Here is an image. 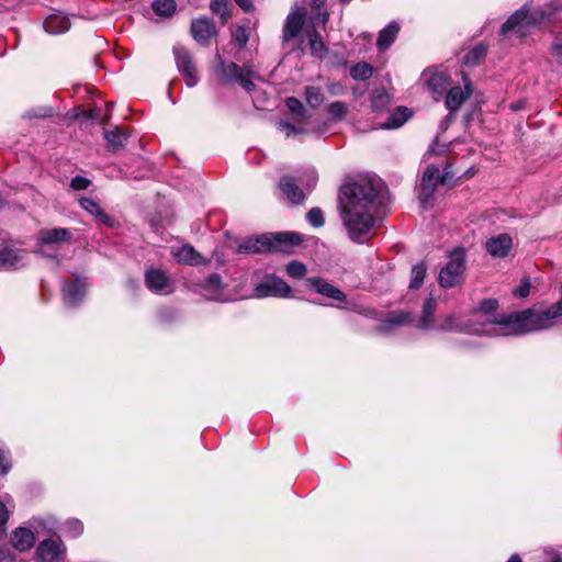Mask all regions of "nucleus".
Returning <instances> with one entry per match:
<instances>
[{
	"label": "nucleus",
	"mask_w": 562,
	"mask_h": 562,
	"mask_svg": "<svg viewBox=\"0 0 562 562\" xmlns=\"http://www.w3.org/2000/svg\"><path fill=\"white\" fill-rule=\"evenodd\" d=\"M382 189V180L369 176L359 177L341 186L340 216L352 241L363 244L372 238L376 223L373 215L374 203Z\"/></svg>",
	"instance_id": "obj_1"
},
{
	"label": "nucleus",
	"mask_w": 562,
	"mask_h": 562,
	"mask_svg": "<svg viewBox=\"0 0 562 562\" xmlns=\"http://www.w3.org/2000/svg\"><path fill=\"white\" fill-rule=\"evenodd\" d=\"M562 316V300L546 307H532L520 312L502 314L494 322L492 337L516 336L552 327Z\"/></svg>",
	"instance_id": "obj_2"
},
{
	"label": "nucleus",
	"mask_w": 562,
	"mask_h": 562,
	"mask_svg": "<svg viewBox=\"0 0 562 562\" xmlns=\"http://www.w3.org/2000/svg\"><path fill=\"white\" fill-rule=\"evenodd\" d=\"M346 108H288L284 117L278 122V130L285 137H301L305 134L326 132L330 123L341 120Z\"/></svg>",
	"instance_id": "obj_3"
},
{
	"label": "nucleus",
	"mask_w": 562,
	"mask_h": 562,
	"mask_svg": "<svg viewBox=\"0 0 562 562\" xmlns=\"http://www.w3.org/2000/svg\"><path fill=\"white\" fill-rule=\"evenodd\" d=\"M557 7L550 4L546 9H536L530 12L527 5H524L507 19L502 25L501 33L503 35L515 33L519 37H524L530 27L543 22H554L553 15L557 13Z\"/></svg>",
	"instance_id": "obj_4"
},
{
	"label": "nucleus",
	"mask_w": 562,
	"mask_h": 562,
	"mask_svg": "<svg viewBox=\"0 0 562 562\" xmlns=\"http://www.w3.org/2000/svg\"><path fill=\"white\" fill-rule=\"evenodd\" d=\"M302 243V237L295 233H278L273 236L263 235L248 238L237 246L238 254H261L266 251L289 252V248Z\"/></svg>",
	"instance_id": "obj_5"
},
{
	"label": "nucleus",
	"mask_w": 562,
	"mask_h": 562,
	"mask_svg": "<svg viewBox=\"0 0 562 562\" xmlns=\"http://www.w3.org/2000/svg\"><path fill=\"white\" fill-rule=\"evenodd\" d=\"M317 171L313 167L305 168L297 178L283 176L279 180V189L293 204L302 203L317 183Z\"/></svg>",
	"instance_id": "obj_6"
},
{
	"label": "nucleus",
	"mask_w": 562,
	"mask_h": 562,
	"mask_svg": "<svg viewBox=\"0 0 562 562\" xmlns=\"http://www.w3.org/2000/svg\"><path fill=\"white\" fill-rule=\"evenodd\" d=\"M214 72L221 83H237L247 92H251L256 87L254 79L257 78V75L250 65L239 66L236 63L218 58Z\"/></svg>",
	"instance_id": "obj_7"
},
{
	"label": "nucleus",
	"mask_w": 562,
	"mask_h": 562,
	"mask_svg": "<svg viewBox=\"0 0 562 562\" xmlns=\"http://www.w3.org/2000/svg\"><path fill=\"white\" fill-rule=\"evenodd\" d=\"M465 272V251L454 248L449 255V261L441 268L438 282L445 289L458 286L463 282Z\"/></svg>",
	"instance_id": "obj_8"
},
{
	"label": "nucleus",
	"mask_w": 562,
	"mask_h": 562,
	"mask_svg": "<svg viewBox=\"0 0 562 562\" xmlns=\"http://www.w3.org/2000/svg\"><path fill=\"white\" fill-rule=\"evenodd\" d=\"M372 128L393 130L401 127L412 116L411 108H370Z\"/></svg>",
	"instance_id": "obj_9"
},
{
	"label": "nucleus",
	"mask_w": 562,
	"mask_h": 562,
	"mask_svg": "<svg viewBox=\"0 0 562 562\" xmlns=\"http://www.w3.org/2000/svg\"><path fill=\"white\" fill-rule=\"evenodd\" d=\"M177 69L190 88L195 87L200 80L196 64L192 53L183 45L177 44L172 48Z\"/></svg>",
	"instance_id": "obj_10"
},
{
	"label": "nucleus",
	"mask_w": 562,
	"mask_h": 562,
	"mask_svg": "<svg viewBox=\"0 0 562 562\" xmlns=\"http://www.w3.org/2000/svg\"><path fill=\"white\" fill-rule=\"evenodd\" d=\"M438 329L485 336H492V331H495L494 322L482 323V326L477 327L471 318L464 321L453 314L447 315L439 324Z\"/></svg>",
	"instance_id": "obj_11"
},
{
	"label": "nucleus",
	"mask_w": 562,
	"mask_h": 562,
	"mask_svg": "<svg viewBox=\"0 0 562 562\" xmlns=\"http://www.w3.org/2000/svg\"><path fill=\"white\" fill-rule=\"evenodd\" d=\"M452 178L451 172L447 169L443 175H440L439 168L430 165L428 166L422 178L420 183V202L425 205L429 202L432 193L439 183H445Z\"/></svg>",
	"instance_id": "obj_12"
},
{
	"label": "nucleus",
	"mask_w": 562,
	"mask_h": 562,
	"mask_svg": "<svg viewBox=\"0 0 562 562\" xmlns=\"http://www.w3.org/2000/svg\"><path fill=\"white\" fill-rule=\"evenodd\" d=\"M423 78L429 91L434 94V100L438 102L446 94L450 86L448 72L438 67L428 68L423 72Z\"/></svg>",
	"instance_id": "obj_13"
},
{
	"label": "nucleus",
	"mask_w": 562,
	"mask_h": 562,
	"mask_svg": "<svg viewBox=\"0 0 562 562\" xmlns=\"http://www.w3.org/2000/svg\"><path fill=\"white\" fill-rule=\"evenodd\" d=\"M66 555V547L60 539H46L40 542L35 552L36 562H60Z\"/></svg>",
	"instance_id": "obj_14"
},
{
	"label": "nucleus",
	"mask_w": 562,
	"mask_h": 562,
	"mask_svg": "<svg viewBox=\"0 0 562 562\" xmlns=\"http://www.w3.org/2000/svg\"><path fill=\"white\" fill-rule=\"evenodd\" d=\"M291 288L282 279L269 276L263 281L259 282L254 289V295L256 297L267 296H290Z\"/></svg>",
	"instance_id": "obj_15"
},
{
	"label": "nucleus",
	"mask_w": 562,
	"mask_h": 562,
	"mask_svg": "<svg viewBox=\"0 0 562 562\" xmlns=\"http://www.w3.org/2000/svg\"><path fill=\"white\" fill-rule=\"evenodd\" d=\"M147 288L157 294L167 295L173 292L169 276L161 269L150 268L145 273Z\"/></svg>",
	"instance_id": "obj_16"
},
{
	"label": "nucleus",
	"mask_w": 562,
	"mask_h": 562,
	"mask_svg": "<svg viewBox=\"0 0 562 562\" xmlns=\"http://www.w3.org/2000/svg\"><path fill=\"white\" fill-rule=\"evenodd\" d=\"M190 33L196 43L206 46L211 38L216 35V27L212 20L199 18L191 22Z\"/></svg>",
	"instance_id": "obj_17"
},
{
	"label": "nucleus",
	"mask_w": 562,
	"mask_h": 562,
	"mask_svg": "<svg viewBox=\"0 0 562 562\" xmlns=\"http://www.w3.org/2000/svg\"><path fill=\"white\" fill-rule=\"evenodd\" d=\"M305 14L306 12L304 8H295L288 14L282 31L283 42H289L295 38L301 33L304 24Z\"/></svg>",
	"instance_id": "obj_18"
},
{
	"label": "nucleus",
	"mask_w": 562,
	"mask_h": 562,
	"mask_svg": "<svg viewBox=\"0 0 562 562\" xmlns=\"http://www.w3.org/2000/svg\"><path fill=\"white\" fill-rule=\"evenodd\" d=\"M512 246L513 239L506 233L488 238L485 244L486 251L491 256L498 258L506 257L509 254Z\"/></svg>",
	"instance_id": "obj_19"
},
{
	"label": "nucleus",
	"mask_w": 562,
	"mask_h": 562,
	"mask_svg": "<svg viewBox=\"0 0 562 562\" xmlns=\"http://www.w3.org/2000/svg\"><path fill=\"white\" fill-rule=\"evenodd\" d=\"M86 294V285L80 280L67 282L63 286V300L68 306L80 303Z\"/></svg>",
	"instance_id": "obj_20"
},
{
	"label": "nucleus",
	"mask_w": 562,
	"mask_h": 562,
	"mask_svg": "<svg viewBox=\"0 0 562 562\" xmlns=\"http://www.w3.org/2000/svg\"><path fill=\"white\" fill-rule=\"evenodd\" d=\"M10 542L16 550L24 552L34 546L35 535L31 528L18 527L11 532Z\"/></svg>",
	"instance_id": "obj_21"
},
{
	"label": "nucleus",
	"mask_w": 562,
	"mask_h": 562,
	"mask_svg": "<svg viewBox=\"0 0 562 562\" xmlns=\"http://www.w3.org/2000/svg\"><path fill=\"white\" fill-rule=\"evenodd\" d=\"M497 308V301L493 299L484 300L481 302L477 311H475L471 317L473 324L477 327L482 326V323H490L497 321L502 315L492 317V313Z\"/></svg>",
	"instance_id": "obj_22"
},
{
	"label": "nucleus",
	"mask_w": 562,
	"mask_h": 562,
	"mask_svg": "<svg viewBox=\"0 0 562 562\" xmlns=\"http://www.w3.org/2000/svg\"><path fill=\"white\" fill-rule=\"evenodd\" d=\"M471 81L463 77V87H453L446 92V105H461L472 94Z\"/></svg>",
	"instance_id": "obj_23"
},
{
	"label": "nucleus",
	"mask_w": 562,
	"mask_h": 562,
	"mask_svg": "<svg viewBox=\"0 0 562 562\" xmlns=\"http://www.w3.org/2000/svg\"><path fill=\"white\" fill-rule=\"evenodd\" d=\"M308 284L315 289V291L326 297L333 299L335 301L344 302L346 300V295L342 291H340L334 284L326 282L321 278H310L307 280Z\"/></svg>",
	"instance_id": "obj_24"
},
{
	"label": "nucleus",
	"mask_w": 562,
	"mask_h": 562,
	"mask_svg": "<svg viewBox=\"0 0 562 562\" xmlns=\"http://www.w3.org/2000/svg\"><path fill=\"white\" fill-rule=\"evenodd\" d=\"M128 132L124 128L115 126L113 130L104 131L106 140V149L112 153L122 150L128 139Z\"/></svg>",
	"instance_id": "obj_25"
},
{
	"label": "nucleus",
	"mask_w": 562,
	"mask_h": 562,
	"mask_svg": "<svg viewBox=\"0 0 562 562\" xmlns=\"http://www.w3.org/2000/svg\"><path fill=\"white\" fill-rule=\"evenodd\" d=\"M71 234L67 228L42 229L37 234V243L41 246L59 244L70 239Z\"/></svg>",
	"instance_id": "obj_26"
},
{
	"label": "nucleus",
	"mask_w": 562,
	"mask_h": 562,
	"mask_svg": "<svg viewBox=\"0 0 562 562\" xmlns=\"http://www.w3.org/2000/svg\"><path fill=\"white\" fill-rule=\"evenodd\" d=\"M81 207L83 210H86L88 213H90L91 215L94 216V218L108 226V227H112L114 225V221L113 218H111L104 211L103 209L99 205L98 202H95L94 200L90 199V198H82L80 201H79Z\"/></svg>",
	"instance_id": "obj_27"
},
{
	"label": "nucleus",
	"mask_w": 562,
	"mask_h": 562,
	"mask_svg": "<svg viewBox=\"0 0 562 562\" xmlns=\"http://www.w3.org/2000/svg\"><path fill=\"white\" fill-rule=\"evenodd\" d=\"M171 254L179 263L199 266L205 262L191 245H183L179 249L172 250Z\"/></svg>",
	"instance_id": "obj_28"
},
{
	"label": "nucleus",
	"mask_w": 562,
	"mask_h": 562,
	"mask_svg": "<svg viewBox=\"0 0 562 562\" xmlns=\"http://www.w3.org/2000/svg\"><path fill=\"white\" fill-rule=\"evenodd\" d=\"M23 250L10 247L3 248L0 250V269L13 270L19 268L20 263L23 261Z\"/></svg>",
	"instance_id": "obj_29"
},
{
	"label": "nucleus",
	"mask_w": 562,
	"mask_h": 562,
	"mask_svg": "<svg viewBox=\"0 0 562 562\" xmlns=\"http://www.w3.org/2000/svg\"><path fill=\"white\" fill-rule=\"evenodd\" d=\"M436 306L437 302L432 296L425 300L423 304L422 314L415 325L417 328L423 330L434 328V314L436 311Z\"/></svg>",
	"instance_id": "obj_30"
},
{
	"label": "nucleus",
	"mask_w": 562,
	"mask_h": 562,
	"mask_svg": "<svg viewBox=\"0 0 562 562\" xmlns=\"http://www.w3.org/2000/svg\"><path fill=\"white\" fill-rule=\"evenodd\" d=\"M44 29L52 35H59L70 29V21L63 14H50L44 21Z\"/></svg>",
	"instance_id": "obj_31"
},
{
	"label": "nucleus",
	"mask_w": 562,
	"mask_h": 562,
	"mask_svg": "<svg viewBox=\"0 0 562 562\" xmlns=\"http://www.w3.org/2000/svg\"><path fill=\"white\" fill-rule=\"evenodd\" d=\"M203 295L207 300L221 301L223 296V284L221 277L216 273L211 274L203 284Z\"/></svg>",
	"instance_id": "obj_32"
},
{
	"label": "nucleus",
	"mask_w": 562,
	"mask_h": 562,
	"mask_svg": "<svg viewBox=\"0 0 562 562\" xmlns=\"http://www.w3.org/2000/svg\"><path fill=\"white\" fill-rule=\"evenodd\" d=\"M400 31V25L396 22H391L379 33L376 46L380 50L387 49L395 41Z\"/></svg>",
	"instance_id": "obj_33"
},
{
	"label": "nucleus",
	"mask_w": 562,
	"mask_h": 562,
	"mask_svg": "<svg viewBox=\"0 0 562 562\" xmlns=\"http://www.w3.org/2000/svg\"><path fill=\"white\" fill-rule=\"evenodd\" d=\"M312 24L314 27L324 26L328 21L326 0H312Z\"/></svg>",
	"instance_id": "obj_34"
},
{
	"label": "nucleus",
	"mask_w": 562,
	"mask_h": 562,
	"mask_svg": "<svg viewBox=\"0 0 562 562\" xmlns=\"http://www.w3.org/2000/svg\"><path fill=\"white\" fill-rule=\"evenodd\" d=\"M412 315L407 312H392L382 324L383 330L391 329L395 326H404L412 323Z\"/></svg>",
	"instance_id": "obj_35"
},
{
	"label": "nucleus",
	"mask_w": 562,
	"mask_h": 562,
	"mask_svg": "<svg viewBox=\"0 0 562 562\" xmlns=\"http://www.w3.org/2000/svg\"><path fill=\"white\" fill-rule=\"evenodd\" d=\"M151 9L157 15L169 18L176 12L177 3L175 0H154Z\"/></svg>",
	"instance_id": "obj_36"
},
{
	"label": "nucleus",
	"mask_w": 562,
	"mask_h": 562,
	"mask_svg": "<svg viewBox=\"0 0 562 562\" xmlns=\"http://www.w3.org/2000/svg\"><path fill=\"white\" fill-rule=\"evenodd\" d=\"M487 47L483 43L474 46L470 52H468L463 58L464 64L473 66L479 64L486 55Z\"/></svg>",
	"instance_id": "obj_37"
},
{
	"label": "nucleus",
	"mask_w": 562,
	"mask_h": 562,
	"mask_svg": "<svg viewBox=\"0 0 562 562\" xmlns=\"http://www.w3.org/2000/svg\"><path fill=\"white\" fill-rule=\"evenodd\" d=\"M350 76L355 80L369 79L373 74V68L368 63H358L350 68Z\"/></svg>",
	"instance_id": "obj_38"
},
{
	"label": "nucleus",
	"mask_w": 562,
	"mask_h": 562,
	"mask_svg": "<svg viewBox=\"0 0 562 562\" xmlns=\"http://www.w3.org/2000/svg\"><path fill=\"white\" fill-rule=\"evenodd\" d=\"M426 272H427V267H426V265L423 261L416 263L415 266H413V268H412V280L409 282V288L411 289H418L423 284V282H424V279L426 277Z\"/></svg>",
	"instance_id": "obj_39"
},
{
	"label": "nucleus",
	"mask_w": 562,
	"mask_h": 562,
	"mask_svg": "<svg viewBox=\"0 0 562 562\" xmlns=\"http://www.w3.org/2000/svg\"><path fill=\"white\" fill-rule=\"evenodd\" d=\"M310 48H311L312 54L318 58H322L325 55V53L327 52V48H326L321 35L316 31H314L310 35Z\"/></svg>",
	"instance_id": "obj_40"
},
{
	"label": "nucleus",
	"mask_w": 562,
	"mask_h": 562,
	"mask_svg": "<svg viewBox=\"0 0 562 562\" xmlns=\"http://www.w3.org/2000/svg\"><path fill=\"white\" fill-rule=\"evenodd\" d=\"M64 531L70 538H78L83 532V524L77 518L67 519L64 524Z\"/></svg>",
	"instance_id": "obj_41"
},
{
	"label": "nucleus",
	"mask_w": 562,
	"mask_h": 562,
	"mask_svg": "<svg viewBox=\"0 0 562 562\" xmlns=\"http://www.w3.org/2000/svg\"><path fill=\"white\" fill-rule=\"evenodd\" d=\"M210 9L225 22L229 16V0H212Z\"/></svg>",
	"instance_id": "obj_42"
},
{
	"label": "nucleus",
	"mask_w": 562,
	"mask_h": 562,
	"mask_svg": "<svg viewBox=\"0 0 562 562\" xmlns=\"http://www.w3.org/2000/svg\"><path fill=\"white\" fill-rule=\"evenodd\" d=\"M233 41L240 47H246L249 41V32L244 26H237L233 32Z\"/></svg>",
	"instance_id": "obj_43"
},
{
	"label": "nucleus",
	"mask_w": 562,
	"mask_h": 562,
	"mask_svg": "<svg viewBox=\"0 0 562 562\" xmlns=\"http://www.w3.org/2000/svg\"><path fill=\"white\" fill-rule=\"evenodd\" d=\"M306 218L314 227H322L325 223L323 212L319 207L311 209L306 214Z\"/></svg>",
	"instance_id": "obj_44"
},
{
	"label": "nucleus",
	"mask_w": 562,
	"mask_h": 562,
	"mask_svg": "<svg viewBox=\"0 0 562 562\" xmlns=\"http://www.w3.org/2000/svg\"><path fill=\"white\" fill-rule=\"evenodd\" d=\"M11 509L3 501H0V539L5 535L7 524L9 521Z\"/></svg>",
	"instance_id": "obj_45"
},
{
	"label": "nucleus",
	"mask_w": 562,
	"mask_h": 562,
	"mask_svg": "<svg viewBox=\"0 0 562 562\" xmlns=\"http://www.w3.org/2000/svg\"><path fill=\"white\" fill-rule=\"evenodd\" d=\"M286 272L290 277L300 279L305 276L306 267L300 261H291L286 266Z\"/></svg>",
	"instance_id": "obj_46"
},
{
	"label": "nucleus",
	"mask_w": 562,
	"mask_h": 562,
	"mask_svg": "<svg viewBox=\"0 0 562 562\" xmlns=\"http://www.w3.org/2000/svg\"><path fill=\"white\" fill-rule=\"evenodd\" d=\"M305 95L308 105H318L323 102V94L319 88L306 87Z\"/></svg>",
	"instance_id": "obj_47"
},
{
	"label": "nucleus",
	"mask_w": 562,
	"mask_h": 562,
	"mask_svg": "<svg viewBox=\"0 0 562 562\" xmlns=\"http://www.w3.org/2000/svg\"><path fill=\"white\" fill-rule=\"evenodd\" d=\"M11 469L9 452L0 446V472L7 474Z\"/></svg>",
	"instance_id": "obj_48"
},
{
	"label": "nucleus",
	"mask_w": 562,
	"mask_h": 562,
	"mask_svg": "<svg viewBox=\"0 0 562 562\" xmlns=\"http://www.w3.org/2000/svg\"><path fill=\"white\" fill-rule=\"evenodd\" d=\"M89 186L90 180L81 176H76L70 182V187L76 191L86 190Z\"/></svg>",
	"instance_id": "obj_49"
},
{
	"label": "nucleus",
	"mask_w": 562,
	"mask_h": 562,
	"mask_svg": "<svg viewBox=\"0 0 562 562\" xmlns=\"http://www.w3.org/2000/svg\"><path fill=\"white\" fill-rule=\"evenodd\" d=\"M552 55L557 58V60L562 64V37L559 35L555 36L554 42L551 47Z\"/></svg>",
	"instance_id": "obj_50"
},
{
	"label": "nucleus",
	"mask_w": 562,
	"mask_h": 562,
	"mask_svg": "<svg viewBox=\"0 0 562 562\" xmlns=\"http://www.w3.org/2000/svg\"><path fill=\"white\" fill-rule=\"evenodd\" d=\"M530 282L528 280H524L519 286L514 289L513 293L515 296L526 297L530 292Z\"/></svg>",
	"instance_id": "obj_51"
},
{
	"label": "nucleus",
	"mask_w": 562,
	"mask_h": 562,
	"mask_svg": "<svg viewBox=\"0 0 562 562\" xmlns=\"http://www.w3.org/2000/svg\"><path fill=\"white\" fill-rule=\"evenodd\" d=\"M14 553L8 548H0V562H14Z\"/></svg>",
	"instance_id": "obj_52"
},
{
	"label": "nucleus",
	"mask_w": 562,
	"mask_h": 562,
	"mask_svg": "<svg viewBox=\"0 0 562 562\" xmlns=\"http://www.w3.org/2000/svg\"><path fill=\"white\" fill-rule=\"evenodd\" d=\"M445 148H446V145L445 144L440 145L439 138L437 137L429 148V154H434V155L442 154L445 151Z\"/></svg>",
	"instance_id": "obj_53"
},
{
	"label": "nucleus",
	"mask_w": 562,
	"mask_h": 562,
	"mask_svg": "<svg viewBox=\"0 0 562 562\" xmlns=\"http://www.w3.org/2000/svg\"><path fill=\"white\" fill-rule=\"evenodd\" d=\"M235 1L245 12H250L254 10L252 0H235Z\"/></svg>",
	"instance_id": "obj_54"
},
{
	"label": "nucleus",
	"mask_w": 562,
	"mask_h": 562,
	"mask_svg": "<svg viewBox=\"0 0 562 562\" xmlns=\"http://www.w3.org/2000/svg\"><path fill=\"white\" fill-rule=\"evenodd\" d=\"M30 526L31 528H33L36 532H40V528L43 526V528H46V524L44 521V519L42 518H33L31 521H30Z\"/></svg>",
	"instance_id": "obj_55"
},
{
	"label": "nucleus",
	"mask_w": 562,
	"mask_h": 562,
	"mask_svg": "<svg viewBox=\"0 0 562 562\" xmlns=\"http://www.w3.org/2000/svg\"><path fill=\"white\" fill-rule=\"evenodd\" d=\"M102 108H91L88 114L89 119L97 120L99 119V114H97V110H101Z\"/></svg>",
	"instance_id": "obj_56"
},
{
	"label": "nucleus",
	"mask_w": 562,
	"mask_h": 562,
	"mask_svg": "<svg viewBox=\"0 0 562 562\" xmlns=\"http://www.w3.org/2000/svg\"><path fill=\"white\" fill-rule=\"evenodd\" d=\"M285 105L291 106V105H302V104L295 98H288Z\"/></svg>",
	"instance_id": "obj_57"
},
{
	"label": "nucleus",
	"mask_w": 562,
	"mask_h": 562,
	"mask_svg": "<svg viewBox=\"0 0 562 562\" xmlns=\"http://www.w3.org/2000/svg\"><path fill=\"white\" fill-rule=\"evenodd\" d=\"M507 562H522L518 554H513Z\"/></svg>",
	"instance_id": "obj_58"
},
{
	"label": "nucleus",
	"mask_w": 562,
	"mask_h": 562,
	"mask_svg": "<svg viewBox=\"0 0 562 562\" xmlns=\"http://www.w3.org/2000/svg\"><path fill=\"white\" fill-rule=\"evenodd\" d=\"M548 562H562V558L558 553H554Z\"/></svg>",
	"instance_id": "obj_59"
},
{
	"label": "nucleus",
	"mask_w": 562,
	"mask_h": 562,
	"mask_svg": "<svg viewBox=\"0 0 562 562\" xmlns=\"http://www.w3.org/2000/svg\"><path fill=\"white\" fill-rule=\"evenodd\" d=\"M474 173H475V170H473V168H470V169H468V170L465 171V173H464V175H465V177H467V178H470V177H472Z\"/></svg>",
	"instance_id": "obj_60"
},
{
	"label": "nucleus",
	"mask_w": 562,
	"mask_h": 562,
	"mask_svg": "<svg viewBox=\"0 0 562 562\" xmlns=\"http://www.w3.org/2000/svg\"><path fill=\"white\" fill-rule=\"evenodd\" d=\"M458 109H459V108H451L450 113L447 115V120H451V119H452V116H453V112H454L456 110H458Z\"/></svg>",
	"instance_id": "obj_61"
},
{
	"label": "nucleus",
	"mask_w": 562,
	"mask_h": 562,
	"mask_svg": "<svg viewBox=\"0 0 562 562\" xmlns=\"http://www.w3.org/2000/svg\"><path fill=\"white\" fill-rule=\"evenodd\" d=\"M5 499H7V502H8V503H13V502H12V498H11V496H10V495H7V496H5Z\"/></svg>",
	"instance_id": "obj_62"
},
{
	"label": "nucleus",
	"mask_w": 562,
	"mask_h": 562,
	"mask_svg": "<svg viewBox=\"0 0 562 562\" xmlns=\"http://www.w3.org/2000/svg\"><path fill=\"white\" fill-rule=\"evenodd\" d=\"M330 105L338 106V105H342V103H340V102H334V103H331Z\"/></svg>",
	"instance_id": "obj_63"
},
{
	"label": "nucleus",
	"mask_w": 562,
	"mask_h": 562,
	"mask_svg": "<svg viewBox=\"0 0 562 562\" xmlns=\"http://www.w3.org/2000/svg\"><path fill=\"white\" fill-rule=\"evenodd\" d=\"M104 105L110 106V105H114V104H113V102H105Z\"/></svg>",
	"instance_id": "obj_64"
}]
</instances>
